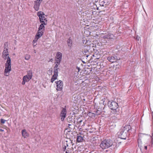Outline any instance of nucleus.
<instances>
[{
  "label": "nucleus",
  "mask_w": 153,
  "mask_h": 153,
  "mask_svg": "<svg viewBox=\"0 0 153 153\" xmlns=\"http://www.w3.org/2000/svg\"><path fill=\"white\" fill-rule=\"evenodd\" d=\"M88 115L91 117L94 118L95 117V115L94 113L90 112L88 114Z\"/></svg>",
  "instance_id": "19"
},
{
  "label": "nucleus",
  "mask_w": 153,
  "mask_h": 153,
  "mask_svg": "<svg viewBox=\"0 0 153 153\" xmlns=\"http://www.w3.org/2000/svg\"><path fill=\"white\" fill-rule=\"evenodd\" d=\"M108 104L109 107L112 110H116L118 108V104L114 101L109 102Z\"/></svg>",
  "instance_id": "6"
},
{
  "label": "nucleus",
  "mask_w": 153,
  "mask_h": 153,
  "mask_svg": "<svg viewBox=\"0 0 153 153\" xmlns=\"http://www.w3.org/2000/svg\"><path fill=\"white\" fill-rule=\"evenodd\" d=\"M147 136L144 134H139L138 138L137 140L138 146L140 147L141 150H143L144 148V146H146V145L143 144L142 143L141 140L144 141L146 137Z\"/></svg>",
  "instance_id": "4"
},
{
  "label": "nucleus",
  "mask_w": 153,
  "mask_h": 153,
  "mask_svg": "<svg viewBox=\"0 0 153 153\" xmlns=\"http://www.w3.org/2000/svg\"><path fill=\"white\" fill-rule=\"evenodd\" d=\"M37 16L39 17V19H43V18H45V15L43 12L42 11H39L37 12Z\"/></svg>",
  "instance_id": "13"
},
{
  "label": "nucleus",
  "mask_w": 153,
  "mask_h": 153,
  "mask_svg": "<svg viewBox=\"0 0 153 153\" xmlns=\"http://www.w3.org/2000/svg\"><path fill=\"white\" fill-rule=\"evenodd\" d=\"M140 39V37H138V36H137V37H136V39L138 41H139V40Z\"/></svg>",
  "instance_id": "28"
},
{
  "label": "nucleus",
  "mask_w": 153,
  "mask_h": 153,
  "mask_svg": "<svg viewBox=\"0 0 153 153\" xmlns=\"http://www.w3.org/2000/svg\"><path fill=\"white\" fill-rule=\"evenodd\" d=\"M22 134L24 138H27L29 137V135L25 129H23L22 130Z\"/></svg>",
  "instance_id": "12"
},
{
  "label": "nucleus",
  "mask_w": 153,
  "mask_h": 153,
  "mask_svg": "<svg viewBox=\"0 0 153 153\" xmlns=\"http://www.w3.org/2000/svg\"><path fill=\"white\" fill-rule=\"evenodd\" d=\"M32 76V72L30 71H28L27 74L23 77L22 84L23 85H24L25 82H28L31 79Z\"/></svg>",
  "instance_id": "5"
},
{
  "label": "nucleus",
  "mask_w": 153,
  "mask_h": 153,
  "mask_svg": "<svg viewBox=\"0 0 153 153\" xmlns=\"http://www.w3.org/2000/svg\"><path fill=\"white\" fill-rule=\"evenodd\" d=\"M2 57L4 59L7 60L5 64L4 74L5 76H8L9 75V73L11 71V60L10 57L9 56L7 43H5L4 44V49L2 53Z\"/></svg>",
  "instance_id": "1"
},
{
  "label": "nucleus",
  "mask_w": 153,
  "mask_h": 153,
  "mask_svg": "<svg viewBox=\"0 0 153 153\" xmlns=\"http://www.w3.org/2000/svg\"><path fill=\"white\" fill-rule=\"evenodd\" d=\"M148 145L147 144L146 145V146H144V150H143V151H145L147 150V146H148Z\"/></svg>",
  "instance_id": "26"
},
{
  "label": "nucleus",
  "mask_w": 153,
  "mask_h": 153,
  "mask_svg": "<svg viewBox=\"0 0 153 153\" xmlns=\"http://www.w3.org/2000/svg\"><path fill=\"white\" fill-rule=\"evenodd\" d=\"M101 34H102V35H103V33H102H102H101Z\"/></svg>",
  "instance_id": "38"
},
{
  "label": "nucleus",
  "mask_w": 153,
  "mask_h": 153,
  "mask_svg": "<svg viewBox=\"0 0 153 153\" xmlns=\"http://www.w3.org/2000/svg\"><path fill=\"white\" fill-rule=\"evenodd\" d=\"M30 56L29 55H26L25 57V59L26 60H28L30 58Z\"/></svg>",
  "instance_id": "23"
},
{
  "label": "nucleus",
  "mask_w": 153,
  "mask_h": 153,
  "mask_svg": "<svg viewBox=\"0 0 153 153\" xmlns=\"http://www.w3.org/2000/svg\"><path fill=\"white\" fill-rule=\"evenodd\" d=\"M108 39H113L114 37V35L112 34L109 33L108 34Z\"/></svg>",
  "instance_id": "21"
},
{
  "label": "nucleus",
  "mask_w": 153,
  "mask_h": 153,
  "mask_svg": "<svg viewBox=\"0 0 153 153\" xmlns=\"http://www.w3.org/2000/svg\"><path fill=\"white\" fill-rule=\"evenodd\" d=\"M0 131H4V130L2 129H0Z\"/></svg>",
  "instance_id": "32"
},
{
  "label": "nucleus",
  "mask_w": 153,
  "mask_h": 153,
  "mask_svg": "<svg viewBox=\"0 0 153 153\" xmlns=\"http://www.w3.org/2000/svg\"><path fill=\"white\" fill-rule=\"evenodd\" d=\"M56 84V90L57 91H61L63 88V82L61 80L57 81L55 82Z\"/></svg>",
  "instance_id": "9"
},
{
  "label": "nucleus",
  "mask_w": 153,
  "mask_h": 153,
  "mask_svg": "<svg viewBox=\"0 0 153 153\" xmlns=\"http://www.w3.org/2000/svg\"><path fill=\"white\" fill-rule=\"evenodd\" d=\"M33 47H35V46H36V45H37V44H36V43H35V44H34L33 43Z\"/></svg>",
  "instance_id": "30"
},
{
  "label": "nucleus",
  "mask_w": 153,
  "mask_h": 153,
  "mask_svg": "<svg viewBox=\"0 0 153 153\" xmlns=\"http://www.w3.org/2000/svg\"><path fill=\"white\" fill-rule=\"evenodd\" d=\"M152 138H153V133H152Z\"/></svg>",
  "instance_id": "35"
},
{
  "label": "nucleus",
  "mask_w": 153,
  "mask_h": 153,
  "mask_svg": "<svg viewBox=\"0 0 153 153\" xmlns=\"http://www.w3.org/2000/svg\"><path fill=\"white\" fill-rule=\"evenodd\" d=\"M42 1V0H37L35 1L34 8L36 11L39 10Z\"/></svg>",
  "instance_id": "10"
},
{
  "label": "nucleus",
  "mask_w": 153,
  "mask_h": 153,
  "mask_svg": "<svg viewBox=\"0 0 153 153\" xmlns=\"http://www.w3.org/2000/svg\"><path fill=\"white\" fill-rule=\"evenodd\" d=\"M131 126L129 125L122 127L120 131L118 133L119 137L122 139H126L127 137L128 132L131 129Z\"/></svg>",
  "instance_id": "2"
},
{
  "label": "nucleus",
  "mask_w": 153,
  "mask_h": 153,
  "mask_svg": "<svg viewBox=\"0 0 153 153\" xmlns=\"http://www.w3.org/2000/svg\"><path fill=\"white\" fill-rule=\"evenodd\" d=\"M67 111L66 110V107H64L62 109L61 111L60 116L61 117V120L62 121H63L65 118L66 117Z\"/></svg>",
  "instance_id": "7"
},
{
  "label": "nucleus",
  "mask_w": 153,
  "mask_h": 153,
  "mask_svg": "<svg viewBox=\"0 0 153 153\" xmlns=\"http://www.w3.org/2000/svg\"><path fill=\"white\" fill-rule=\"evenodd\" d=\"M116 56L114 57V56H109L108 57L107 59L110 62L113 63L115 62L116 61Z\"/></svg>",
  "instance_id": "14"
},
{
  "label": "nucleus",
  "mask_w": 153,
  "mask_h": 153,
  "mask_svg": "<svg viewBox=\"0 0 153 153\" xmlns=\"http://www.w3.org/2000/svg\"><path fill=\"white\" fill-rule=\"evenodd\" d=\"M76 69L78 70V72H79L80 71V68L78 67H77Z\"/></svg>",
  "instance_id": "29"
},
{
  "label": "nucleus",
  "mask_w": 153,
  "mask_h": 153,
  "mask_svg": "<svg viewBox=\"0 0 153 153\" xmlns=\"http://www.w3.org/2000/svg\"><path fill=\"white\" fill-rule=\"evenodd\" d=\"M88 56H87V57H88Z\"/></svg>",
  "instance_id": "40"
},
{
  "label": "nucleus",
  "mask_w": 153,
  "mask_h": 153,
  "mask_svg": "<svg viewBox=\"0 0 153 153\" xmlns=\"http://www.w3.org/2000/svg\"><path fill=\"white\" fill-rule=\"evenodd\" d=\"M34 52L35 53H36V51L35 50H34Z\"/></svg>",
  "instance_id": "36"
},
{
  "label": "nucleus",
  "mask_w": 153,
  "mask_h": 153,
  "mask_svg": "<svg viewBox=\"0 0 153 153\" xmlns=\"http://www.w3.org/2000/svg\"><path fill=\"white\" fill-rule=\"evenodd\" d=\"M6 121V120H4L3 119H1V122L2 123H3V124L4 123H5Z\"/></svg>",
  "instance_id": "27"
},
{
  "label": "nucleus",
  "mask_w": 153,
  "mask_h": 153,
  "mask_svg": "<svg viewBox=\"0 0 153 153\" xmlns=\"http://www.w3.org/2000/svg\"><path fill=\"white\" fill-rule=\"evenodd\" d=\"M113 144L112 140H105L101 142L100 146L102 149H104L111 147Z\"/></svg>",
  "instance_id": "3"
},
{
  "label": "nucleus",
  "mask_w": 153,
  "mask_h": 153,
  "mask_svg": "<svg viewBox=\"0 0 153 153\" xmlns=\"http://www.w3.org/2000/svg\"><path fill=\"white\" fill-rule=\"evenodd\" d=\"M63 148L64 149V151H65V150L66 149V147L65 146Z\"/></svg>",
  "instance_id": "33"
},
{
  "label": "nucleus",
  "mask_w": 153,
  "mask_h": 153,
  "mask_svg": "<svg viewBox=\"0 0 153 153\" xmlns=\"http://www.w3.org/2000/svg\"><path fill=\"white\" fill-rule=\"evenodd\" d=\"M55 58V61H57L58 63H60L62 58V53L59 52H57L56 53Z\"/></svg>",
  "instance_id": "8"
},
{
  "label": "nucleus",
  "mask_w": 153,
  "mask_h": 153,
  "mask_svg": "<svg viewBox=\"0 0 153 153\" xmlns=\"http://www.w3.org/2000/svg\"><path fill=\"white\" fill-rule=\"evenodd\" d=\"M40 23H41L38 28V31H43L45 29L44 25H46V22L42 20H39Z\"/></svg>",
  "instance_id": "11"
},
{
  "label": "nucleus",
  "mask_w": 153,
  "mask_h": 153,
  "mask_svg": "<svg viewBox=\"0 0 153 153\" xmlns=\"http://www.w3.org/2000/svg\"><path fill=\"white\" fill-rule=\"evenodd\" d=\"M65 153H68L67 152V151H66V152H65Z\"/></svg>",
  "instance_id": "37"
},
{
  "label": "nucleus",
  "mask_w": 153,
  "mask_h": 153,
  "mask_svg": "<svg viewBox=\"0 0 153 153\" xmlns=\"http://www.w3.org/2000/svg\"><path fill=\"white\" fill-rule=\"evenodd\" d=\"M83 140V137L80 136H77V141L78 142H82Z\"/></svg>",
  "instance_id": "17"
},
{
  "label": "nucleus",
  "mask_w": 153,
  "mask_h": 153,
  "mask_svg": "<svg viewBox=\"0 0 153 153\" xmlns=\"http://www.w3.org/2000/svg\"><path fill=\"white\" fill-rule=\"evenodd\" d=\"M67 43L68 47L71 48L72 45V42L71 39L69 38L67 41Z\"/></svg>",
  "instance_id": "16"
},
{
  "label": "nucleus",
  "mask_w": 153,
  "mask_h": 153,
  "mask_svg": "<svg viewBox=\"0 0 153 153\" xmlns=\"http://www.w3.org/2000/svg\"><path fill=\"white\" fill-rule=\"evenodd\" d=\"M101 38L104 39H108V35L104 36L103 35H101Z\"/></svg>",
  "instance_id": "25"
},
{
  "label": "nucleus",
  "mask_w": 153,
  "mask_h": 153,
  "mask_svg": "<svg viewBox=\"0 0 153 153\" xmlns=\"http://www.w3.org/2000/svg\"><path fill=\"white\" fill-rule=\"evenodd\" d=\"M82 120H80L79 122V123H80L81 122H82Z\"/></svg>",
  "instance_id": "34"
},
{
  "label": "nucleus",
  "mask_w": 153,
  "mask_h": 153,
  "mask_svg": "<svg viewBox=\"0 0 153 153\" xmlns=\"http://www.w3.org/2000/svg\"><path fill=\"white\" fill-rule=\"evenodd\" d=\"M95 27V26H94V27Z\"/></svg>",
  "instance_id": "39"
},
{
  "label": "nucleus",
  "mask_w": 153,
  "mask_h": 153,
  "mask_svg": "<svg viewBox=\"0 0 153 153\" xmlns=\"http://www.w3.org/2000/svg\"><path fill=\"white\" fill-rule=\"evenodd\" d=\"M152 144L153 145V138H152Z\"/></svg>",
  "instance_id": "31"
},
{
  "label": "nucleus",
  "mask_w": 153,
  "mask_h": 153,
  "mask_svg": "<svg viewBox=\"0 0 153 153\" xmlns=\"http://www.w3.org/2000/svg\"><path fill=\"white\" fill-rule=\"evenodd\" d=\"M55 63H56L55 66L54 67V68L58 69V66L60 64V63H58L57 61H55Z\"/></svg>",
  "instance_id": "22"
},
{
  "label": "nucleus",
  "mask_w": 153,
  "mask_h": 153,
  "mask_svg": "<svg viewBox=\"0 0 153 153\" xmlns=\"http://www.w3.org/2000/svg\"><path fill=\"white\" fill-rule=\"evenodd\" d=\"M43 31H38V32L35 36V37L38 38L39 39L43 35Z\"/></svg>",
  "instance_id": "15"
},
{
  "label": "nucleus",
  "mask_w": 153,
  "mask_h": 153,
  "mask_svg": "<svg viewBox=\"0 0 153 153\" xmlns=\"http://www.w3.org/2000/svg\"><path fill=\"white\" fill-rule=\"evenodd\" d=\"M57 76L53 74L51 79V82L53 83V82L57 79Z\"/></svg>",
  "instance_id": "18"
},
{
  "label": "nucleus",
  "mask_w": 153,
  "mask_h": 153,
  "mask_svg": "<svg viewBox=\"0 0 153 153\" xmlns=\"http://www.w3.org/2000/svg\"><path fill=\"white\" fill-rule=\"evenodd\" d=\"M38 39V38L35 36L34 39L33 41V43L34 44L36 43L37 42V40Z\"/></svg>",
  "instance_id": "24"
},
{
  "label": "nucleus",
  "mask_w": 153,
  "mask_h": 153,
  "mask_svg": "<svg viewBox=\"0 0 153 153\" xmlns=\"http://www.w3.org/2000/svg\"><path fill=\"white\" fill-rule=\"evenodd\" d=\"M58 69L54 68V74L56 76H58Z\"/></svg>",
  "instance_id": "20"
}]
</instances>
